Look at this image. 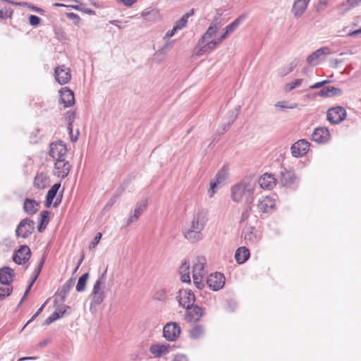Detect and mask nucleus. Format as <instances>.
Segmentation results:
<instances>
[{"label":"nucleus","mask_w":361,"mask_h":361,"mask_svg":"<svg viewBox=\"0 0 361 361\" xmlns=\"http://www.w3.org/2000/svg\"><path fill=\"white\" fill-rule=\"evenodd\" d=\"M206 263V259L203 256H196L185 260L180 267V280L190 283L191 274L195 286L199 289L203 288Z\"/></svg>","instance_id":"nucleus-1"},{"label":"nucleus","mask_w":361,"mask_h":361,"mask_svg":"<svg viewBox=\"0 0 361 361\" xmlns=\"http://www.w3.org/2000/svg\"><path fill=\"white\" fill-rule=\"evenodd\" d=\"M259 190L257 180L255 178L249 177L231 186V198L235 203L250 204Z\"/></svg>","instance_id":"nucleus-2"},{"label":"nucleus","mask_w":361,"mask_h":361,"mask_svg":"<svg viewBox=\"0 0 361 361\" xmlns=\"http://www.w3.org/2000/svg\"><path fill=\"white\" fill-rule=\"evenodd\" d=\"M223 40L220 32V27L217 25H212L209 27L194 49V54L200 56L209 53L214 49Z\"/></svg>","instance_id":"nucleus-3"},{"label":"nucleus","mask_w":361,"mask_h":361,"mask_svg":"<svg viewBox=\"0 0 361 361\" xmlns=\"http://www.w3.org/2000/svg\"><path fill=\"white\" fill-rule=\"evenodd\" d=\"M207 221L206 213L203 211L197 212L190 224L183 231L185 238L192 243L200 241L202 239V231Z\"/></svg>","instance_id":"nucleus-4"},{"label":"nucleus","mask_w":361,"mask_h":361,"mask_svg":"<svg viewBox=\"0 0 361 361\" xmlns=\"http://www.w3.org/2000/svg\"><path fill=\"white\" fill-rule=\"evenodd\" d=\"M66 293L65 292L57 293L54 299V312L46 320V324H49L51 322L59 319L66 312L67 307L63 304Z\"/></svg>","instance_id":"nucleus-5"},{"label":"nucleus","mask_w":361,"mask_h":361,"mask_svg":"<svg viewBox=\"0 0 361 361\" xmlns=\"http://www.w3.org/2000/svg\"><path fill=\"white\" fill-rule=\"evenodd\" d=\"M326 83H327L326 80L319 82L311 85L310 88L318 89L322 87V89L317 93V94L321 97H333L342 94V90L341 89L334 86H324Z\"/></svg>","instance_id":"nucleus-6"},{"label":"nucleus","mask_w":361,"mask_h":361,"mask_svg":"<svg viewBox=\"0 0 361 361\" xmlns=\"http://www.w3.org/2000/svg\"><path fill=\"white\" fill-rule=\"evenodd\" d=\"M181 333V329L176 322H168L163 328V336L169 341H176Z\"/></svg>","instance_id":"nucleus-7"},{"label":"nucleus","mask_w":361,"mask_h":361,"mask_svg":"<svg viewBox=\"0 0 361 361\" xmlns=\"http://www.w3.org/2000/svg\"><path fill=\"white\" fill-rule=\"evenodd\" d=\"M224 276L218 272L211 274L207 279V284L208 287L213 290L221 289L225 284Z\"/></svg>","instance_id":"nucleus-8"},{"label":"nucleus","mask_w":361,"mask_h":361,"mask_svg":"<svg viewBox=\"0 0 361 361\" xmlns=\"http://www.w3.org/2000/svg\"><path fill=\"white\" fill-rule=\"evenodd\" d=\"M177 299L181 306L189 308L194 303L195 297L190 290L182 288L178 291Z\"/></svg>","instance_id":"nucleus-9"},{"label":"nucleus","mask_w":361,"mask_h":361,"mask_svg":"<svg viewBox=\"0 0 361 361\" xmlns=\"http://www.w3.org/2000/svg\"><path fill=\"white\" fill-rule=\"evenodd\" d=\"M346 111L341 106L333 107L327 111V120L331 123H339L345 119Z\"/></svg>","instance_id":"nucleus-10"},{"label":"nucleus","mask_w":361,"mask_h":361,"mask_svg":"<svg viewBox=\"0 0 361 361\" xmlns=\"http://www.w3.org/2000/svg\"><path fill=\"white\" fill-rule=\"evenodd\" d=\"M148 205L147 200H142L139 201L134 209L133 212L130 214L126 220V226H129L131 224L137 221L141 214L145 211Z\"/></svg>","instance_id":"nucleus-11"},{"label":"nucleus","mask_w":361,"mask_h":361,"mask_svg":"<svg viewBox=\"0 0 361 361\" xmlns=\"http://www.w3.org/2000/svg\"><path fill=\"white\" fill-rule=\"evenodd\" d=\"M66 153V147L62 142H53L50 145L49 154L56 161L65 159Z\"/></svg>","instance_id":"nucleus-12"},{"label":"nucleus","mask_w":361,"mask_h":361,"mask_svg":"<svg viewBox=\"0 0 361 361\" xmlns=\"http://www.w3.org/2000/svg\"><path fill=\"white\" fill-rule=\"evenodd\" d=\"M54 77L59 84H66L71 78V71L68 68L64 66H57L54 70Z\"/></svg>","instance_id":"nucleus-13"},{"label":"nucleus","mask_w":361,"mask_h":361,"mask_svg":"<svg viewBox=\"0 0 361 361\" xmlns=\"http://www.w3.org/2000/svg\"><path fill=\"white\" fill-rule=\"evenodd\" d=\"M256 207L259 213H269L274 209L275 200L268 196L264 197L258 200Z\"/></svg>","instance_id":"nucleus-14"},{"label":"nucleus","mask_w":361,"mask_h":361,"mask_svg":"<svg viewBox=\"0 0 361 361\" xmlns=\"http://www.w3.org/2000/svg\"><path fill=\"white\" fill-rule=\"evenodd\" d=\"M171 348L169 344L157 343L151 345L149 350L154 357H161L169 354Z\"/></svg>","instance_id":"nucleus-15"},{"label":"nucleus","mask_w":361,"mask_h":361,"mask_svg":"<svg viewBox=\"0 0 361 361\" xmlns=\"http://www.w3.org/2000/svg\"><path fill=\"white\" fill-rule=\"evenodd\" d=\"M34 231V224L28 220H23L16 229V234L18 237L25 238L28 237Z\"/></svg>","instance_id":"nucleus-16"},{"label":"nucleus","mask_w":361,"mask_h":361,"mask_svg":"<svg viewBox=\"0 0 361 361\" xmlns=\"http://www.w3.org/2000/svg\"><path fill=\"white\" fill-rule=\"evenodd\" d=\"M71 166L65 159L56 161L54 164L55 174L61 178L68 176L70 172Z\"/></svg>","instance_id":"nucleus-17"},{"label":"nucleus","mask_w":361,"mask_h":361,"mask_svg":"<svg viewBox=\"0 0 361 361\" xmlns=\"http://www.w3.org/2000/svg\"><path fill=\"white\" fill-rule=\"evenodd\" d=\"M60 101L65 107H69L75 104L73 92L68 87H63L59 90Z\"/></svg>","instance_id":"nucleus-18"},{"label":"nucleus","mask_w":361,"mask_h":361,"mask_svg":"<svg viewBox=\"0 0 361 361\" xmlns=\"http://www.w3.org/2000/svg\"><path fill=\"white\" fill-rule=\"evenodd\" d=\"M309 147L310 144L307 141L300 140L293 145L291 152L294 157H302L307 152Z\"/></svg>","instance_id":"nucleus-19"},{"label":"nucleus","mask_w":361,"mask_h":361,"mask_svg":"<svg viewBox=\"0 0 361 361\" xmlns=\"http://www.w3.org/2000/svg\"><path fill=\"white\" fill-rule=\"evenodd\" d=\"M61 187L60 183L54 184L49 190L47 197L46 205L49 207L51 204L56 207L61 202L60 197L56 196V193Z\"/></svg>","instance_id":"nucleus-20"},{"label":"nucleus","mask_w":361,"mask_h":361,"mask_svg":"<svg viewBox=\"0 0 361 361\" xmlns=\"http://www.w3.org/2000/svg\"><path fill=\"white\" fill-rule=\"evenodd\" d=\"M312 139L316 142H326L330 139V133L326 128H317L314 130L312 135Z\"/></svg>","instance_id":"nucleus-21"},{"label":"nucleus","mask_w":361,"mask_h":361,"mask_svg":"<svg viewBox=\"0 0 361 361\" xmlns=\"http://www.w3.org/2000/svg\"><path fill=\"white\" fill-rule=\"evenodd\" d=\"M185 319L188 322H195L199 321L203 315V310L198 306H190L187 308Z\"/></svg>","instance_id":"nucleus-22"},{"label":"nucleus","mask_w":361,"mask_h":361,"mask_svg":"<svg viewBox=\"0 0 361 361\" xmlns=\"http://www.w3.org/2000/svg\"><path fill=\"white\" fill-rule=\"evenodd\" d=\"M30 256V248L26 245L21 246L13 256V261L21 264L27 261Z\"/></svg>","instance_id":"nucleus-23"},{"label":"nucleus","mask_w":361,"mask_h":361,"mask_svg":"<svg viewBox=\"0 0 361 361\" xmlns=\"http://www.w3.org/2000/svg\"><path fill=\"white\" fill-rule=\"evenodd\" d=\"M102 286L103 282L102 281V280L99 279L95 282L93 286L92 300L94 302L97 304L101 303L105 297Z\"/></svg>","instance_id":"nucleus-24"},{"label":"nucleus","mask_w":361,"mask_h":361,"mask_svg":"<svg viewBox=\"0 0 361 361\" xmlns=\"http://www.w3.org/2000/svg\"><path fill=\"white\" fill-rule=\"evenodd\" d=\"M189 16V13L183 15L181 18L176 23L173 27L166 33V37H172L178 31L185 27L188 24Z\"/></svg>","instance_id":"nucleus-25"},{"label":"nucleus","mask_w":361,"mask_h":361,"mask_svg":"<svg viewBox=\"0 0 361 361\" xmlns=\"http://www.w3.org/2000/svg\"><path fill=\"white\" fill-rule=\"evenodd\" d=\"M257 183L262 188L271 189L276 185V178L271 174L264 173L257 180Z\"/></svg>","instance_id":"nucleus-26"},{"label":"nucleus","mask_w":361,"mask_h":361,"mask_svg":"<svg viewBox=\"0 0 361 361\" xmlns=\"http://www.w3.org/2000/svg\"><path fill=\"white\" fill-rule=\"evenodd\" d=\"M325 54L324 49H318L307 56V62L311 66H317L324 59Z\"/></svg>","instance_id":"nucleus-27"},{"label":"nucleus","mask_w":361,"mask_h":361,"mask_svg":"<svg viewBox=\"0 0 361 361\" xmlns=\"http://www.w3.org/2000/svg\"><path fill=\"white\" fill-rule=\"evenodd\" d=\"M310 0H295L294 1L292 12L295 16L299 17L305 12Z\"/></svg>","instance_id":"nucleus-28"},{"label":"nucleus","mask_w":361,"mask_h":361,"mask_svg":"<svg viewBox=\"0 0 361 361\" xmlns=\"http://www.w3.org/2000/svg\"><path fill=\"white\" fill-rule=\"evenodd\" d=\"M14 272L9 267H4L0 269V283L9 284L13 279Z\"/></svg>","instance_id":"nucleus-29"},{"label":"nucleus","mask_w":361,"mask_h":361,"mask_svg":"<svg viewBox=\"0 0 361 361\" xmlns=\"http://www.w3.org/2000/svg\"><path fill=\"white\" fill-rule=\"evenodd\" d=\"M250 257V251L245 247H240L235 251V259L238 264H243Z\"/></svg>","instance_id":"nucleus-30"},{"label":"nucleus","mask_w":361,"mask_h":361,"mask_svg":"<svg viewBox=\"0 0 361 361\" xmlns=\"http://www.w3.org/2000/svg\"><path fill=\"white\" fill-rule=\"evenodd\" d=\"M303 83L302 78H295L288 81L283 86V92L285 93H289L293 90L298 89L302 86Z\"/></svg>","instance_id":"nucleus-31"},{"label":"nucleus","mask_w":361,"mask_h":361,"mask_svg":"<svg viewBox=\"0 0 361 361\" xmlns=\"http://www.w3.org/2000/svg\"><path fill=\"white\" fill-rule=\"evenodd\" d=\"M49 178L43 173L37 174L34 180V185L38 189L44 188L49 185Z\"/></svg>","instance_id":"nucleus-32"},{"label":"nucleus","mask_w":361,"mask_h":361,"mask_svg":"<svg viewBox=\"0 0 361 361\" xmlns=\"http://www.w3.org/2000/svg\"><path fill=\"white\" fill-rule=\"evenodd\" d=\"M240 22V18H238L233 23H231L230 25H227L225 28H220V32L221 35H222L223 39H224L228 35L232 33L236 29V27L239 25Z\"/></svg>","instance_id":"nucleus-33"},{"label":"nucleus","mask_w":361,"mask_h":361,"mask_svg":"<svg viewBox=\"0 0 361 361\" xmlns=\"http://www.w3.org/2000/svg\"><path fill=\"white\" fill-rule=\"evenodd\" d=\"M257 231L252 227H248L244 232V239L247 243H253L257 241Z\"/></svg>","instance_id":"nucleus-34"},{"label":"nucleus","mask_w":361,"mask_h":361,"mask_svg":"<svg viewBox=\"0 0 361 361\" xmlns=\"http://www.w3.org/2000/svg\"><path fill=\"white\" fill-rule=\"evenodd\" d=\"M39 208V204L32 200H27L24 203V209L29 214L35 213Z\"/></svg>","instance_id":"nucleus-35"},{"label":"nucleus","mask_w":361,"mask_h":361,"mask_svg":"<svg viewBox=\"0 0 361 361\" xmlns=\"http://www.w3.org/2000/svg\"><path fill=\"white\" fill-rule=\"evenodd\" d=\"M360 3L361 0H347L339 6L338 9L340 12L344 13Z\"/></svg>","instance_id":"nucleus-36"},{"label":"nucleus","mask_w":361,"mask_h":361,"mask_svg":"<svg viewBox=\"0 0 361 361\" xmlns=\"http://www.w3.org/2000/svg\"><path fill=\"white\" fill-rule=\"evenodd\" d=\"M88 279L89 274L87 273L84 274L79 278L76 285L77 291L81 292L85 290Z\"/></svg>","instance_id":"nucleus-37"},{"label":"nucleus","mask_w":361,"mask_h":361,"mask_svg":"<svg viewBox=\"0 0 361 361\" xmlns=\"http://www.w3.org/2000/svg\"><path fill=\"white\" fill-rule=\"evenodd\" d=\"M274 106L276 109H279V110L285 109H292L296 108L297 104H289L288 102H286V101H281V102H277L274 104Z\"/></svg>","instance_id":"nucleus-38"},{"label":"nucleus","mask_w":361,"mask_h":361,"mask_svg":"<svg viewBox=\"0 0 361 361\" xmlns=\"http://www.w3.org/2000/svg\"><path fill=\"white\" fill-rule=\"evenodd\" d=\"M296 66V63L294 62L290 63L289 64L285 66L280 70V74L282 76H285L289 73H290Z\"/></svg>","instance_id":"nucleus-39"},{"label":"nucleus","mask_w":361,"mask_h":361,"mask_svg":"<svg viewBox=\"0 0 361 361\" xmlns=\"http://www.w3.org/2000/svg\"><path fill=\"white\" fill-rule=\"evenodd\" d=\"M49 221V213L48 212H43L41 214V223L39 226V231H41L45 228Z\"/></svg>","instance_id":"nucleus-40"},{"label":"nucleus","mask_w":361,"mask_h":361,"mask_svg":"<svg viewBox=\"0 0 361 361\" xmlns=\"http://www.w3.org/2000/svg\"><path fill=\"white\" fill-rule=\"evenodd\" d=\"M218 185L219 184L213 180H211L209 188L207 190V195L209 197H212L216 193Z\"/></svg>","instance_id":"nucleus-41"},{"label":"nucleus","mask_w":361,"mask_h":361,"mask_svg":"<svg viewBox=\"0 0 361 361\" xmlns=\"http://www.w3.org/2000/svg\"><path fill=\"white\" fill-rule=\"evenodd\" d=\"M203 329L201 326H195L190 331V336L192 338H197L203 334Z\"/></svg>","instance_id":"nucleus-42"},{"label":"nucleus","mask_w":361,"mask_h":361,"mask_svg":"<svg viewBox=\"0 0 361 361\" xmlns=\"http://www.w3.org/2000/svg\"><path fill=\"white\" fill-rule=\"evenodd\" d=\"M226 173L224 170H222L217 173L216 176L212 179L216 183L220 184L226 178Z\"/></svg>","instance_id":"nucleus-43"},{"label":"nucleus","mask_w":361,"mask_h":361,"mask_svg":"<svg viewBox=\"0 0 361 361\" xmlns=\"http://www.w3.org/2000/svg\"><path fill=\"white\" fill-rule=\"evenodd\" d=\"M12 291L10 287L0 288V300H4L6 297L8 296Z\"/></svg>","instance_id":"nucleus-44"},{"label":"nucleus","mask_w":361,"mask_h":361,"mask_svg":"<svg viewBox=\"0 0 361 361\" xmlns=\"http://www.w3.org/2000/svg\"><path fill=\"white\" fill-rule=\"evenodd\" d=\"M40 18L36 16L31 15L29 16V23L32 26H37L40 23Z\"/></svg>","instance_id":"nucleus-45"},{"label":"nucleus","mask_w":361,"mask_h":361,"mask_svg":"<svg viewBox=\"0 0 361 361\" xmlns=\"http://www.w3.org/2000/svg\"><path fill=\"white\" fill-rule=\"evenodd\" d=\"M293 176V174L291 172L286 171V173H283L282 175V181L285 184H288L290 183V180H288V178H292Z\"/></svg>","instance_id":"nucleus-46"},{"label":"nucleus","mask_w":361,"mask_h":361,"mask_svg":"<svg viewBox=\"0 0 361 361\" xmlns=\"http://www.w3.org/2000/svg\"><path fill=\"white\" fill-rule=\"evenodd\" d=\"M67 17L71 20H73V23L75 24V25H78L80 22V17L73 13H67Z\"/></svg>","instance_id":"nucleus-47"},{"label":"nucleus","mask_w":361,"mask_h":361,"mask_svg":"<svg viewBox=\"0 0 361 361\" xmlns=\"http://www.w3.org/2000/svg\"><path fill=\"white\" fill-rule=\"evenodd\" d=\"M117 3L121 4L126 6H132L137 0H116Z\"/></svg>","instance_id":"nucleus-48"},{"label":"nucleus","mask_w":361,"mask_h":361,"mask_svg":"<svg viewBox=\"0 0 361 361\" xmlns=\"http://www.w3.org/2000/svg\"><path fill=\"white\" fill-rule=\"evenodd\" d=\"M171 361H188V359L185 355L177 354L173 357Z\"/></svg>","instance_id":"nucleus-49"},{"label":"nucleus","mask_w":361,"mask_h":361,"mask_svg":"<svg viewBox=\"0 0 361 361\" xmlns=\"http://www.w3.org/2000/svg\"><path fill=\"white\" fill-rule=\"evenodd\" d=\"M11 14L12 11L10 9H6L5 11L0 10V18L1 19L8 18Z\"/></svg>","instance_id":"nucleus-50"},{"label":"nucleus","mask_w":361,"mask_h":361,"mask_svg":"<svg viewBox=\"0 0 361 361\" xmlns=\"http://www.w3.org/2000/svg\"><path fill=\"white\" fill-rule=\"evenodd\" d=\"M155 11L154 10H145L143 11L142 13H141V16L142 18L145 19V20H148L149 19V16L152 13H154Z\"/></svg>","instance_id":"nucleus-51"},{"label":"nucleus","mask_w":361,"mask_h":361,"mask_svg":"<svg viewBox=\"0 0 361 361\" xmlns=\"http://www.w3.org/2000/svg\"><path fill=\"white\" fill-rule=\"evenodd\" d=\"M102 238V234L100 233H97V235L94 237V240L91 243V245L94 247L99 242L100 239Z\"/></svg>","instance_id":"nucleus-52"},{"label":"nucleus","mask_w":361,"mask_h":361,"mask_svg":"<svg viewBox=\"0 0 361 361\" xmlns=\"http://www.w3.org/2000/svg\"><path fill=\"white\" fill-rule=\"evenodd\" d=\"M44 307V304L32 317V318L27 322V323L25 324V326L27 325L30 322H31L33 319H35L40 314V312L42 311Z\"/></svg>","instance_id":"nucleus-53"},{"label":"nucleus","mask_w":361,"mask_h":361,"mask_svg":"<svg viewBox=\"0 0 361 361\" xmlns=\"http://www.w3.org/2000/svg\"><path fill=\"white\" fill-rule=\"evenodd\" d=\"M358 34H361V28L359 29V30H357L355 31H353L352 32H350L349 35L351 37H355L356 35H357Z\"/></svg>","instance_id":"nucleus-54"},{"label":"nucleus","mask_w":361,"mask_h":361,"mask_svg":"<svg viewBox=\"0 0 361 361\" xmlns=\"http://www.w3.org/2000/svg\"><path fill=\"white\" fill-rule=\"evenodd\" d=\"M83 11L85 13H89V14H92L94 13L91 9H89V8L85 9V10H83Z\"/></svg>","instance_id":"nucleus-55"},{"label":"nucleus","mask_w":361,"mask_h":361,"mask_svg":"<svg viewBox=\"0 0 361 361\" xmlns=\"http://www.w3.org/2000/svg\"><path fill=\"white\" fill-rule=\"evenodd\" d=\"M54 6H60V7H63V6H66V5L64 4H59V3H55L53 4Z\"/></svg>","instance_id":"nucleus-56"},{"label":"nucleus","mask_w":361,"mask_h":361,"mask_svg":"<svg viewBox=\"0 0 361 361\" xmlns=\"http://www.w3.org/2000/svg\"><path fill=\"white\" fill-rule=\"evenodd\" d=\"M247 217V214H243V217H242V219H243V220H245Z\"/></svg>","instance_id":"nucleus-57"},{"label":"nucleus","mask_w":361,"mask_h":361,"mask_svg":"<svg viewBox=\"0 0 361 361\" xmlns=\"http://www.w3.org/2000/svg\"><path fill=\"white\" fill-rule=\"evenodd\" d=\"M327 1V0H320V2L323 3V4H326Z\"/></svg>","instance_id":"nucleus-58"},{"label":"nucleus","mask_w":361,"mask_h":361,"mask_svg":"<svg viewBox=\"0 0 361 361\" xmlns=\"http://www.w3.org/2000/svg\"><path fill=\"white\" fill-rule=\"evenodd\" d=\"M33 10L36 11H40V9L39 8H32Z\"/></svg>","instance_id":"nucleus-59"},{"label":"nucleus","mask_w":361,"mask_h":361,"mask_svg":"<svg viewBox=\"0 0 361 361\" xmlns=\"http://www.w3.org/2000/svg\"><path fill=\"white\" fill-rule=\"evenodd\" d=\"M25 359H27V358L26 357H23V358L19 359L18 361H22V360H24Z\"/></svg>","instance_id":"nucleus-60"},{"label":"nucleus","mask_w":361,"mask_h":361,"mask_svg":"<svg viewBox=\"0 0 361 361\" xmlns=\"http://www.w3.org/2000/svg\"><path fill=\"white\" fill-rule=\"evenodd\" d=\"M74 8H76V9H78V10H81V9L79 8V6H75Z\"/></svg>","instance_id":"nucleus-61"},{"label":"nucleus","mask_w":361,"mask_h":361,"mask_svg":"<svg viewBox=\"0 0 361 361\" xmlns=\"http://www.w3.org/2000/svg\"><path fill=\"white\" fill-rule=\"evenodd\" d=\"M159 54H160L159 52H157V53L155 54V56H158Z\"/></svg>","instance_id":"nucleus-62"},{"label":"nucleus","mask_w":361,"mask_h":361,"mask_svg":"<svg viewBox=\"0 0 361 361\" xmlns=\"http://www.w3.org/2000/svg\"><path fill=\"white\" fill-rule=\"evenodd\" d=\"M22 5L27 6V4L26 3H23Z\"/></svg>","instance_id":"nucleus-63"}]
</instances>
